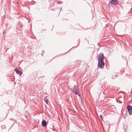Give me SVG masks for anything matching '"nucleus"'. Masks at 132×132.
<instances>
[{
	"instance_id": "nucleus-1",
	"label": "nucleus",
	"mask_w": 132,
	"mask_h": 132,
	"mask_svg": "<svg viewBox=\"0 0 132 132\" xmlns=\"http://www.w3.org/2000/svg\"><path fill=\"white\" fill-rule=\"evenodd\" d=\"M98 62V67L100 69H103L104 68L105 63L103 61L104 58V54L102 53H99L97 56Z\"/></svg>"
},
{
	"instance_id": "nucleus-2",
	"label": "nucleus",
	"mask_w": 132,
	"mask_h": 132,
	"mask_svg": "<svg viewBox=\"0 0 132 132\" xmlns=\"http://www.w3.org/2000/svg\"><path fill=\"white\" fill-rule=\"evenodd\" d=\"M72 92H74L75 94H77L79 92V90L77 86L74 85L73 89Z\"/></svg>"
},
{
	"instance_id": "nucleus-3",
	"label": "nucleus",
	"mask_w": 132,
	"mask_h": 132,
	"mask_svg": "<svg viewBox=\"0 0 132 132\" xmlns=\"http://www.w3.org/2000/svg\"><path fill=\"white\" fill-rule=\"evenodd\" d=\"M127 109L129 115H132V106L127 105Z\"/></svg>"
},
{
	"instance_id": "nucleus-4",
	"label": "nucleus",
	"mask_w": 132,
	"mask_h": 132,
	"mask_svg": "<svg viewBox=\"0 0 132 132\" xmlns=\"http://www.w3.org/2000/svg\"><path fill=\"white\" fill-rule=\"evenodd\" d=\"M118 2V0H110L109 3L113 5H116Z\"/></svg>"
},
{
	"instance_id": "nucleus-5",
	"label": "nucleus",
	"mask_w": 132,
	"mask_h": 132,
	"mask_svg": "<svg viewBox=\"0 0 132 132\" xmlns=\"http://www.w3.org/2000/svg\"><path fill=\"white\" fill-rule=\"evenodd\" d=\"M42 126L44 127H45L47 126V123L45 120L44 119H43L42 122Z\"/></svg>"
},
{
	"instance_id": "nucleus-6",
	"label": "nucleus",
	"mask_w": 132,
	"mask_h": 132,
	"mask_svg": "<svg viewBox=\"0 0 132 132\" xmlns=\"http://www.w3.org/2000/svg\"><path fill=\"white\" fill-rule=\"evenodd\" d=\"M15 71L16 73L17 74L20 75H22V73L20 71V70L16 69L15 70Z\"/></svg>"
},
{
	"instance_id": "nucleus-7",
	"label": "nucleus",
	"mask_w": 132,
	"mask_h": 132,
	"mask_svg": "<svg viewBox=\"0 0 132 132\" xmlns=\"http://www.w3.org/2000/svg\"><path fill=\"white\" fill-rule=\"evenodd\" d=\"M116 77L117 76H114L113 75L112 77V78L113 79H114L115 78L114 77Z\"/></svg>"
},
{
	"instance_id": "nucleus-8",
	"label": "nucleus",
	"mask_w": 132,
	"mask_h": 132,
	"mask_svg": "<svg viewBox=\"0 0 132 132\" xmlns=\"http://www.w3.org/2000/svg\"><path fill=\"white\" fill-rule=\"evenodd\" d=\"M45 101V102H46V103H47V102H48V100H46Z\"/></svg>"
},
{
	"instance_id": "nucleus-9",
	"label": "nucleus",
	"mask_w": 132,
	"mask_h": 132,
	"mask_svg": "<svg viewBox=\"0 0 132 132\" xmlns=\"http://www.w3.org/2000/svg\"><path fill=\"white\" fill-rule=\"evenodd\" d=\"M100 117L101 118V119H102V116L101 115H100Z\"/></svg>"
},
{
	"instance_id": "nucleus-10",
	"label": "nucleus",
	"mask_w": 132,
	"mask_h": 132,
	"mask_svg": "<svg viewBox=\"0 0 132 132\" xmlns=\"http://www.w3.org/2000/svg\"><path fill=\"white\" fill-rule=\"evenodd\" d=\"M77 94H78V96H79L80 97V95L79 93H78Z\"/></svg>"
},
{
	"instance_id": "nucleus-11",
	"label": "nucleus",
	"mask_w": 132,
	"mask_h": 132,
	"mask_svg": "<svg viewBox=\"0 0 132 132\" xmlns=\"http://www.w3.org/2000/svg\"><path fill=\"white\" fill-rule=\"evenodd\" d=\"M51 10H54V9H52Z\"/></svg>"
},
{
	"instance_id": "nucleus-12",
	"label": "nucleus",
	"mask_w": 132,
	"mask_h": 132,
	"mask_svg": "<svg viewBox=\"0 0 132 132\" xmlns=\"http://www.w3.org/2000/svg\"><path fill=\"white\" fill-rule=\"evenodd\" d=\"M61 10V9H60V10Z\"/></svg>"
}]
</instances>
